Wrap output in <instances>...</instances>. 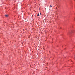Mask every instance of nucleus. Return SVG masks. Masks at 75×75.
I'll return each instance as SVG.
<instances>
[{"instance_id": "nucleus-1", "label": "nucleus", "mask_w": 75, "mask_h": 75, "mask_svg": "<svg viewBox=\"0 0 75 75\" xmlns=\"http://www.w3.org/2000/svg\"><path fill=\"white\" fill-rule=\"evenodd\" d=\"M5 16L6 17H8V15H5Z\"/></svg>"}, {"instance_id": "nucleus-2", "label": "nucleus", "mask_w": 75, "mask_h": 75, "mask_svg": "<svg viewBox=\"0 0 75 75\" xmlns=\"http://www.w3.org/2000/svg\"><path fill=\"white\" fill-rule=\"evenodd\" d=\"M50 8H51V7H52V6H51V5H50Z\"/></svg>"}, {"instance_id": "nucleus-3", "label": "nucleus", "mask_w": 75, "mask_h": 75, "mask_svg": "<svg viewBox=\"0 0 75 75\" xmlns=\"http://www.w3.org/2000/svg\"><path fill=\"white\" fill-rule=\"evenodd\" d=\"M39 14L38 13V16H39Z\"/></svg>"}, {"instance_id": "nucleus-4", "label": "nucleus", "mask_w": 75, "mask_h": 75, "mask_svg": "<svg viewBox=\"0 0 75 75\" xmlns=\"http://www.w3.org/2000/svg\"><path fill=\"white\" fill-rule=\"evenodd\" d=\"M40 15H41V13H40Z\"/></svg>"}, {"instance_id": "nucleus-5", "label": "nucleus", "mask_w": 75, "mask_h": 75, "mask_svg": "<svg viewBox=\"0 0 75 75\" xmlns=\"http://www.w3.org/2000/svg\"><path fill=\"white\" fill-rule=\"evenodd\" d=\"M74 58L75 59V56H74Z\"/></svg>"}]
</instances>
